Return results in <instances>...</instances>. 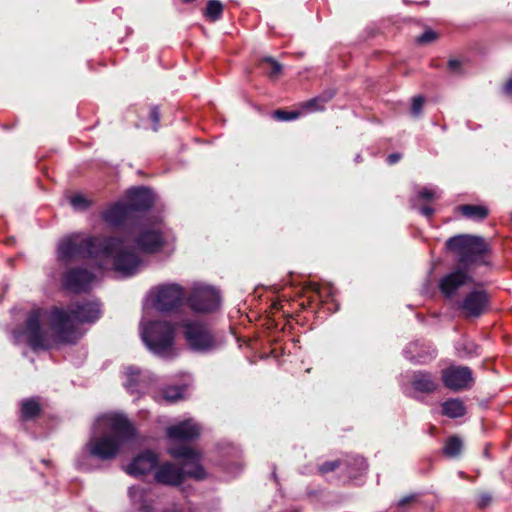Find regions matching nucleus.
<instances>
[{
    "label": "nucleus",
    "instance_id": "1",
    "mask_svg": "<svg viewBox=\"0 0 512 512\" xmlns=\"http://www.w3.org/2000/svg\"><path fill=\"white\" fill-rule=\"evenodd\" d=\"M445 248L455 256L456 266L438 282V289L446 299H452L458 291L475 284L473 272L481 266H491L492 247L482 236L458 234L448 238Z\"/></svg>",
    "mask_w": 512,
    "mask_h": 512
},
{
    "label": "nucleus",
    "instance_id": "2",
    "mask_svg": "<svg viewBox=\"0 0 512 512\" xmlns=\"http://www.w3.org/2000/svg\"><path fill=\"white\" fill-rule=\"evenodd\" d=\"M199 435V427L190 420H186L167 429L168 438L180 444L170 446L168 453L173 458L182 460V468L172 463L161 465L155 473V479L158 483L179 485L185 477H190L195 480H204L207 477L205 469L200 464V452L184 445V443L196 439Z\"/></svg>",
    "mask_w": 512,
    "mask_h": 512
},
{
    "label": "nucleus",
    "instance_id": "3",
    "mask_svg": "<svg viewBox=\"0 0 512 512\" xmlns=\"http://www.w3.org/2000/svg\"><path fill=\"white\" fill-rule=\"evenodd\" d=\"M138 439V432L128 418H96L86 451L101 460L114 459L121 447Z\"/></svg>",
    "mask_w": 512,
    "mask_h": 512
},
{
    "label": "nucleus",
    "instance_id": "4",
    "mask_svg": "<svg viewBox=\"0 0 512 512\" xmlns=\"http://www.w3.org/2000/svg\"><path fill=\"white\" fill-rule=\"evenodd\" d=\"M101 314V305L98 301H75L71 302L67 309L53 307L50 311L49 326L60 343L75 344L78 336L74 322L95 323Z\"/></svg>",
    "mask_w": 512,
    "mask_h": 512
},
{
    "label": "nucleus",
    "instance_id": "5",
    "mask_svg": "<svg viewBox=\"0 0 512 512\" xmlns=\"http://www.w3.org/2000/svg\"><path fill=\"white\" fill-rule=\"evenodd\" d=\"M120 244L117 236H89L80 241L70 236L60 240L57 247V259L68 263L75 259L98 260L110 255Z\"/></svg>",
    "mask_w": 512,
    "mask_h": 512
},
{
    "label": "nucleus",
    "instance_id": "6",
    "mask_svg": "<svg viewBox=\"0 0 512 512\" xmlns=\"http://www.w3.org/2000/svg\"><path fill=\"white\" fill-rule=\"evenodd\" d=\"M180 328L185 344L191 352L209 354L221 345L216 330L205 321L185 319L181 321Z\"/></svg>",
    "mask_w": 512,
    "mask_h": 512
},
{
    "label": "nucleus",
    "instance_id": "7",
    "mask_svg": "<svg viewBox=\"0 0 512 512\" xmlns=\"http://www.w3.org/2000/svg\"><path fill=\"white\" fill-rule=\"evenodd\" d=\"M142 339L148 349L157 356H174L175 328L167 321L149 322L143 329Z\"/></svg>",
    "mask_w": 512,
    "mask_h": 512
},
{
    "label": "nucleus",
    "instance_id": "8",
    "mask_svg": "<svg viewBox=\"0 0 512 512\" xmlns=\"http://www.w3.org/2000/svg\"><path fill=\"white\" fill-rule=\"evenodd\" d=\"M475 287L468 291L461 299L455 302L459 315L467 320L481 318L491 308V295L483 288V283L473 284Z\"/></svg>",
    "mask_w": 512,
    "mask_h": 512
},
{
    "label": "nucleus",
    "instance_id": "9",
    "mask_svg": "<svg viewBox=\"0 0 512 512\" xmlns=\"http://www.w3.org/2000/svg\"><path fill=\"white\" fill-rule=\"evenodd\" d=\"M101 219L110 228L126 235L134 233L140 227L141 219L135 215L125 201H117L101 213Z\"/></svg>",
    "mask_w": 512,
    "mask_h": 512
},
{
    "label": "nucleus",
    "instance_id": "10",
    "mask_svg": "<svg viewBox=\"0 0 512 512\" xmlns=\"http://www.w3.org/2000/svg\"><path fill=\"white\" fill-rule=\"evenodd\" d=\"M94 280L95 274L92 271L81 266H74L61 273L60 285L64 291L82 294L91 290Z\"/></svg>",
    "mask_w": 512,
    "mask_h": 512
},
{
    "label": "nucleus",
    "instance_id": "11",
    "mask_svg": "<svg viewBox=\"0 0 512 512\" xmlns=\"http://www.w3.org/2000/svg\"><path fill=\"white\" fill-rule=\"evenodd\" d=\"M120 238V244L108 256H103L101 259L112 258L113 268L117 272L124 275H134L141 264V259L137 252L129 247H124V240Z\"/></svg>",
    "mask_w": 512,
    "mask_h": 512
},
{
    "label": "nucleus",
    "instance_id": "12",
    "mask_svg": "<svg viewBox=\"0 0 512 512\" xmlns=\"http://www.w3.org/2000/svg\"><path fill=\"white\" fill-rule=\"evenodd\" d=\"M184 290L178 284H166L159 286L154 300L156 310L169 313L178 310L184 300Z\"/></svg>",
    "mask_w": 512,
    "mask_h": 512
},
{
    "label": "nucleus",
    "instance_id": "13",
    "mask_svg": "<svg viewBox=\"0 0 512 512\" xmlns=\"http://www.w3.org/2000/svg\"><path fill=\"white\" fill-rule=\"evenodd\" d=\"M187 303L194 312H213L220 305V295L212 287H196L189 294Z\"/></svg>",
    "mask_w": 512,
    "mask_h": 512
},
{
    "label": "nucleus",
    "instance_id": "14",
    "mask_svg": "<svg viewBox=\"0 0 512 512\" xmlns=\"http://www.w3.org/2000/svg\"><path fill=\"white\" fill-rule=\"evenodd\" d=\"M25 332L27 343L33 351L49 350L51 348L47 332L42 329L38 312L32 311L28 315L25 321Z\"/></svg>",
    "mask_w": 512,
    "mask_h": 512
},
{
    "label": "nucleus",
    "instance_id": "15",
    "mask_svg": "<svg viewBox=\"0 0 512 512\" xmlns=\"http://www.w3.org/2000/svg\"><path fill=\"white\" fill-rule=\"evenodd\" d=\"M445 387L453 391H462L471 388L474 383L472 370L467 366L451 365L441 372Z\"/></svg>",
    "mask_w": 512,
    "mask_h": 512
},
{
    "label": "nucleus",
    "instance_id": "16",
    "mask_svg": "<svg viewBox=\"0 0 512 512\" xmlns=\"http://www.w3.org/2000/svg\"><path fill=\"white\" fill-rule=\"evenodd\" d=\"M138 235L134 239L137 248L145 254H156L165 245L163 232L160 229L139 227Z\"/></svg>",
    "mask_w": 512,
    "mask_h": 512
},
{
    "label": "nucleus",
    "instance_id": "17",
    "mask_svg": "<svg viewBox=\"0 0 512 512\" xmlns=\"http://www.w3.org/2000/svg\"><path fill=\"white\" fill-rule=\"evenodd\" d=\"M125 202L135 215H139V213L152 208L154 196L152 191L145 186L132 187L126 191Z\"/></svg>",
    "mask_w": 512,
    "mask_h": 512
},
{
    "label": "nucleus",
    "instance_id": "18",
    "mask_svg": "<svg viewBox=\"0 0 512 512\" xmlns=\"http://www.w3.org/2000/svg\"><path fill=\"white\" fill-rule=\"evenodd\" d=\"M125 381L123 386L130 394H144L149 391V386L153 382L150 375L144 374L139 367L130 365L124 368Z\"/></svg>",
    "mask_w": 512,
    "mask_h": 512
},
{
    "label": "nucleus",
    "instance_id": "19",
    "mask_svg": "<svg viewBox=\"0 0 512 512\" xmlns=\"http://www.w3.org/2000/svg\"><path fill=\"white\" fill-rule=\"evenodd\" d=\"M158 464V456L151 451H145L135 457L125 468L131 476H141L151 472Z\"/></svg>",
    "mask_w": 512,
    "mask_h": 512
},
{
    "label": "nucleus",
    "instance_id": "20",
    "mask_svg": "<svg viewBox=\"0 0 512 512\" xmlns=\"http://www.w3.org/2000/svg\"><path fill=\"white\" fill-rule=\"evenodd\" d=\"M410 385L416 392L432 394L439 388L437 376L429 371L418 370L411 375Z\"/></svg>",
    "mask_w": 512,
    "mask_h": 512
},
{
    "label": "nucleus",
    "instance_id": "21",
    "mask_svg": "<svg viewBox=\"0 0 512 512\" xmlns=\"http://www.w3.org/2000/svg\"><path fill=\"white\" fill-rule=\"evenodd\" d=\"M188 386L182 385H169L152 395V398L158 403L173 404L185 398V393Z\"/></svg>",
    "mask_w": 512,
    "mask_h": 512
},
{
    "label": "nucleus",
    "instance_id": "22",
    "mask_svg": "<svg viewBox=\"0 0 512 512\" xmlns=\"http://www.w3.org/2000/svg\"><path fill=\"white\" fill-rule=\"evenodd\" d=\"M133 507L138 512H152L151 493L141 486H132L128 491Z\"/></svg>",
    "mask_w": 512,
    "mask_h": 512
},
{
    "label": "nucleus",
    "instance_id": "23",
    "mask_svg": "<svg viewBox=\"0 0 512 512\" xmlns=\"http://www.w3.org/2000/svg\"><path fill=\"white\" fill-rule=\"evenodd\" d=\"M457 209L463 217L474 221H482L489 216V209L483 205L463 204Z\"/></svg>",
    "mask_w": 512,
    "mask_h": 512
},
{
    "label": "nucleus",
    "instance_id": "24",
    "mask_svg": "<svg viewBox=\"0 0 512 512\" xmlns=\"http://www.w3.org/2000/svg\"><path fill=\"white\" fill-rule=\"evenodd\" d=\"M463 450V441L460 437L453 435L447 438L442 448L443 454L448 458H455Z\"/></svg>",
    "mask_w": 512,
    "mask_h": 512
},
{
    "label": "nucleus",
    "instance_id": "25",
    "mask_svg": "<svg viewBox=\"0 0 512 512\" xmlns=\"http://www.w3.org/2000/svg\"><path fill=\"white\" fill-rule=\"evenodd\" d=\"M20 412L21 416H39L42 413L40 399L31 397L22 400Z\"/></svg>",
    "mask_w": 512,
    "mask_h": 512
},
{
    "label": "nucleus",
    "instance_id": "26",
    "mask_svg": "<svg viewBox=\"0 0 512 512\" xmlns=\"http://www.w3.org/2000/svg\"><path fill=\"white\" fill-rule=\"evenodd\" d=\"M443 416H464L466 409L459 399H449L442 404Z\"/></svg>",
    "mask_w": 512,
    "mask_h": 512
},
{
    "label": "nucleus",
    "instance_id": "27",
    "mask_svg": "<svg viewBox=\"0 0 512 512\" xmlns=\"http://www.w3.org/2000/svg\"><path fill=\"white\" fill-rule=\"evenodd\" d=\"M223 4L220 0H209L204 10V17L210 22H216L222 18Z\"/></svg>",
    "mask_w": 512,
    "mask_h": 512
},
{
    "label": "nucleus",
    "instance_id": "28",
    "mask_svg": "<svg viewBox=\"0 0 512 512\" xmlns=\"http://www.w3.org/2000/svg\"><path fill=\"white\" fill-rule=\"evenodd\" d=\"M260 67L269 78H276L282 72V65L272 57H264Z\"/></svg>",
    "mask_w": 512,
    "mask_h": 512
},
{
    "label": "nucleus",
    "instance_id": "29",
    "mask_svg": "<svg viewBox=\"0 0 512 512\" xmlns=\"http://www.w3.org/2000/svg\"><path fill=\"white\" fill-rule=\"evenodd\" d=\"M419 497L417 494L407 495L398 500L390 507L392 512H409L413 506L418 503Z\"/></svg>",
    "mask_w": 512,
    "mask_h": 512
},
{
    "label": "nucleus",
    "instance_id": "30",
    "mask_svg": "<svg viewBox=\"0 0 512 512\" xmlns=\"http://www.w3.org/2000/svg\"><path fill=\"white\" fill-rule=\"evenodd\" d=\"M299 116V111H287L284 109H277L272 114V117L278 121H291L297 119Z\"/></svg>",
    "mask_w": 512,
    "mask_h": 512
},
{
    "label": "nucleus",
    "instance_id": "31",
    "mask_svg": "<svg viewBox=\"0 0 512 512\" xmlns=\"http://www.w3.org/2000/svg\"><path fill=\"white\" fill-rule=\"evenodd\" d=\"M300 107L305 111H322L324 109V105L320 102L317 96L302 102Z\"/></svg>",
    "mask_w": 512,
    "mask_h": 512
},
{
    "label": "nucleus",
    "instance_id": "32",
    "mask_svg": "<svg viewBox=\"0 0 512 512\" xmlns=\"http://www.w3.org/2000/svg\"><path fill=\"white\" fill-rule=\"evenodd\" d=\"M148 119L151 122V128L153 131H158L160 119H161V113L159 106H151Z\"/></svg>",
    "mask_w": 512,
    "mask_h": 512
},
{
    "label": "nucleus",
    "instance_id": "33",
    "mask_svg": "<svg viewBox=\"0 0 512 512\" xmlns=\"http://www.w3.org/2000/svg\"><path fill=\"white\" fill-rule=\"evenodd\" d=\"M475 501L478 508L484 509L492 503L493 496L488 491H482L477 494Z\"/></svg>",
    "mask_w": 512,
    "mask_h": 512
},
{
    "label": "nucleus",
    "instance_id": "34",
    "mask_svg": "<svg viewBox=\"0 0 512 512\" xmlns=\"http://www.w3.org/2000/svg\"><path fill=\"white\" fill-rule=\"evenodd\" d=\"M439 37L438 33L435 31L429 29L424 31L421 35L417 37V43L421 45L429 44L435 40H437Z\"/></svg>",
    "mask_w": 512,
    "mask_h": 512
},
{
    "label": "nucleus",
    "instance_id": "35",
    "mask_svg": "<svg viewBox=\"0 0 512 512\" xmlns=\"http://www.w3.org/2000/svg\"><path fill=\"white\" fill-rule=\"evenodd\" d=\"M424 103L425 98L422 95L413 97L411 104V114L416 117L419 116L422 113Z\"/></svg>",
    "mask_w": 512,
    "mask_h": 512
},
{
    "label": "nucleus",
    "instance_id": "36",
    "mask_svg": "<svg viewBox=\"0 0 512 512\" xmlns=\"http://www.w3.org/2000/svg\"><path fill=\"white\" fill-rule=\"evenodd\" d=\"M70 203L75 208L87 209L90 202L81 194H75L70 198Z\"/></svg>",
    "mask_w": 512,
    "mask_h": 512
},
{
    "label": "nucleus",
    "instance_id": "37",
    "mask_svg": "<svg viewBox=\"0 0 512 512\" xmlns=\"http://www.w3.org/2000/svg\"><path fill=\"white\" fill-rule=\"evenodd\" d=\"M448 69L453 74H463L462 64L457 59H450L447 63Z\"/></svg>",
    "mask_w": 512,
    "mask_h": 512
},
{
    "label": "nucleus",
    "instance_id": "38",
    "mask_svg": "<svg viewBox=\"0 0 512 512\" xmlns=\"http://www.w3.org/2000/svg\"><path fill=\"white\" fill-rule=\"evenodd\" d=\"M319 298L318 292H314L312 296L308 297L306 300H303L299 305L302 310H306L309 308H313V303L316 302Z\"/></svg>",
    "mask_w": 512,
    "mask_h": 512
},
{
    "label": "nucleus",
    "instance_id": "39",
    "mask_svg": "<svg viewBox=\"0 0 512 512\" xmlns=\"http://www.w3.org/2000/svg\"><path fill=\"white\" fill-rule=\"evenodd\" d=\"M339 466V461H330L322 464L319 467L321 473H328L334 471Z\"/></svg>",
    "mask_w": 512,
    "mask_h": 512
},
{
    "label": "nucleus",
    "instance_id": "40",
    "mask_svg": "<svg viewBox=\"0 0 512 512\" xmlns=\"http://www.w3.org/2000/svg\"><path fill=\"white\" fill-rule=\"evenodd\" d=\"M334 96H335L334 90H326L323 93H321L320 95H318L317 97L320 100V102H322V104L325 106V104L328 103Z\"/></svg>",
    "mask_w": 512,
    "mask_h": 512
},
{
    "label": "nucleus",
    "instance_id": "41",
    "mask_svg": "<svg viewBox=\"0 0 512 512\" xmlns=\"http://www.w3.org/2000/svg\"><path fill=\"white\" fill-rule=\"evenodd\" d=\"M435 196V193L430 190V189H427V188H423L419 193H418V197L420 199H423V200H426V201H430L434 198Z\"/></svg>",
    "mask_w": 512,
    "mask_h": 512
},
{
    "label": "nucleus",
    "instance_id": "42",
    "mask_svg": "<svg viewBox=\"0 0 512 512\" xmlns=\"http://www.w3.org/2000/svg\"><path fill=\"white\" fill-rule=\"evenodd\" d=\"M402 158V154L400 153H391L388 155L386 161L389 165H394L396 164L398 161H400V159Z\"/></svg>",
    "mask_w": 512,
    "mask_h": 512
},
{
    "label": "nucleus",
    "instance_id": "43",
    "mask_svg": "<svg viewBox=\"0 0 512 512\" xmlns=\"http://www.w3.org/2000/svg\"><path fill=\"white\" fill-rule=\"evenodd\" d=\"M435 210L430 206H424L421 208V214L427 218H431L434 214Z\"/></svg>",
    "mask_w": 512,
    "mask_h": 512
},
{
    "label": "nucleus",
    "instance_id": "44",
    "mask_svg": "<svg viewBox=\"0 0 512 512\" xmlns=\"http://www.w3.org/2000/svg\"><path fill=\"white\" fill-rule=\"evenodd\" d=\"M503 92L505 94H511L512 93V77L507 80L503 87Z\"/></svg>",
    "mask_w": 512,
    "mask_h": 512
},
{
    "label": "nucleus",
    "instance_id": "45",
    "mask_svg": "<svg viewBox=\"0 0 512 512\" xmlns=\"http://www.w3.org/2000/svg\"><path fill=\"white\" fill-rule=\"evenodd\" d=\"M102 416H108V415L107 414H103ZM110 416L118 417V416H123V415L120 414V413H114V414H111Z\"/></svg>",
    "mask_w": 512,
    "mask_h": 512
},
{
    "label": "nucleus",
    "instance_id": "46",
    "mask_svg": "<svg viewBox=\"0 0 512 512\" xmlns=\"http://www.w3.org/2000/svg\"><path fill=\"white\" fill-rule=\"evenodd\" d=\"M361 464L365 465V461L363 459H361Z\"/></svg>",
    "mask_w": 512,
    "mask_h": 512
}]
</instances>
